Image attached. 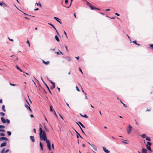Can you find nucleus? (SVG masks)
Wrapping results in <instances>:
<instances>
[{
    "instance_id": "obj_1",
    "label": "nucleus",
    "mask_w": 153,
    "mask_h": 153,
    "mask_svg": "<svg viewBox=\"0 0 153 153\" xmlns=\"http://www.w3.org/2000/svg\"><path fill=\"white\" fill-rule=\"evenodd\" d=\"M39 135L40 140L45 141L47 145L50 144L49 140L47 139L46 135L45 132L43 131L41 127L39 128Z\"/></svg>"
},
{
    "instance_id": "obj_2",
    "label": "nucleus",
    "mask_w": 153,
    "mask_h": 153,
    "mask_svg": "<svg viewBox=\"0 0 153 153\" xmlns=\"http://www.w3.org/2000/svg\"><path fill=\"white\" fill-rule=\"evenodd\" d=\"M1 122L4 124L7 123L9 124L10 123V121L8 119H5L3 117H1Z\"/></svg>"
},
{
    "instance_id": "obj_3",
    "label": "nucleus",
    "mask_w": 153,
    "mask_h": 153,
    "mask_svg": "<svg viewBox=\"0 0 153 153\" xmlns=\"http://www.w3.org/2000/svg\"><path fill=\"white\" fill-rule=\"evenodd\" d=\"M85 1L86 2L87 4L89 6V7H90L91 9L92 10H94V9L95 8L94 7L91 5V4L90 3H89L88 1L86 0V1Z\"/></svg>"
},
{
    "instance_id": "obj_4",
    "label": "nucleus",
    "mask_w": 153,
    "mask_h": 153,
    "mask_svg": "<svg viewBox=\"0 0 153 153\" xmlns=\"http://www.w3.org/2000/svg\"><path fill=\"white\" fill-rule=\"evenodd\" d=\"M132 129V127L130 125L129 126L128 129L127 130L128 134H129L130 133Z\"/></svg>"
},
{
    "instance_id": "obj_5",
    "label": "nucleus",
    "mask_w": 153,
    "mask_h": 153,
    "mask_svg": "<svg viewBox=\"0 0 153 153\" xmlns=\"http://www.w3.org/2000/svg\"><path fill=\"white\" fill-rule=\"evenodd\" d=\"M7 145V142L6 141H4L3 142V143H1L0 146V147H3Z\"/></svg>"
},
{
    "instance_id": "obj_6",
    "label": "nucleus",
    "mask_w": 153,
    "mask_h": 153,
    "mask_svg": "<svg viewBox=\"0 0 153 153\" xmlns=\"http://www.w3.org/2000/svg\"><path fill=\"white\" fill-rule=\"evenodd\" d=\"M91 146L93 147V148L96 151L97 150V146H95V145L94 144H91Z\"/></svg>"
},
{
    "instance_id": "obj_7",
    "label": "nucleus",
    "mask_w": 153,
    "mask_h": 153,
    "mask_svg": "<svg viewBox=\"0 0 153 153\" xmlns=\"http://www.w3.org/2000/svg\"><path fill=\"white\" fill-rule=\"evenodd\" d=\"M3 140H8V139L5 137H0V141H2Z\"/></svg>"
},
{
    "instance_id": "obj_8",
    "label": "nucleus",
    "mask_w": 153,
    "mask_h": 153,
    "mask_svg": "<svg viewBox=\"0 0 153 153\" xmlns=\"http://www.w3.org/2000/svg\"><path fill=\"white\" fill-rule=\"evenodd\" d=\"M30 140L32 142H34L35 141V139L34 136H30Z\"/></svg>"
},
{
    "instance_id": "obj_9",
    "label": "nucleus",
    "mask_w": 153,
    "mask_h": 153,
    "mask_svg": "<svg viewBox=\"0 0 153 153\" xmlns=\"http://www.w3.org/2000/svg\"><path fill=\"white\" fill-rule=\"evenodd\" d=\"M42 62L45 65H48L49 64V62H50L49 61L45 62V61H44L43 60H42Z\"/></svg>"
},
{
    "instance_id": "obj_10",
    "label": "nucleus",
    "mask_w": 153,
    "mask_h": 153,
    "mask_svg": "<svg viewBox=\"0 0 153 153\" xmlns=\"http://www.w3.org/2000/svg\"><path fill=\"white\" fill-rule=\"evenodd\" d=\"M147 151V150L146 149L143 148L142 150V153H146Z\"/></svg>"
},
{
    "instance_id": "obj_11",
    "label": "nucleus",
    "mask_w": 153,
    "mask_h": 153,
    "mask_svg": "<svg viewBox=\"0 0 153 153\" xmlns=\"http://www.w3.org/2000/svg\"><path fill=\"white\" fill-rule=\"evenodd\" d=\"M76 137L78 139L79 137H80L82 139H83V137L80 135L78 133L77 134H76Z\"/></svg>"
},
{
    "instance_id": "obj_12",
    "label": "nucleus",
    "mask_w": 153,
    "mask_h": 153,
    "mask_svg": "<svg viewBox=\"0 0 153 153\" xmlns=\"http://www.w3.org/2000/svg\"><path fill=\"white\" fill-rule=\"evenodd\" d=\"M53 18L55 19L58 22H59V21L60 22V21L61 20L59 18L56 17H54Z\"/></svg>"
},
{
    "instance_id": "obj_13",
    "label": "nucleus",
    "mask_w": 153,
    "mask_h": 153,
    "mask_svg": "<svg viewBox=\"0 0 153 153\" xmlns=\"http://www.w3.org/2000/svg\"><path fill=\"white\" fill-rule=\"evenodd\" d=\"M55 39L58 42H59V39L58 37L57 36H55Z\"/></svg>"
},
{
    "instance_id": "obj_14",
    "label": "nucleus",
    "mask_w": 153,
    "mask_h": 153,
    "mask_svg": "<svg viewBox=\"0 0 153 153\" xmlns=\"http://www.w3.org/2000/svg\"><path fill=\"white\" fill-rule=\"evenodd\" d=\"M146 147L147 148V149L149 150L150 151L152 152V150L151 149V148L150 146H149L147 145H146Z\"/></svg>"
},
{
    "instance_id": "obj_15",
    "label": "nucleus",
    "mask_w": 153,
    "mask_h": 153,
    "mask_svg": "<svg viewBox=\"0 0 153 153\" xmlns=\"http://www.w3.org/2000/svg\"><path fill=\"white\" fill-rule=\"evenodd\" d=\"M80 115L82 117H84L85 118H88L87 116L85 114L84 115H83L82 114H80Z\"/></svg>"
},
{
    "instance_id": "obj_16",
    "label": "nucleus",
    "mask_w": 153,
    "mask_h": 153,
    "mask_svg": "<svg viewBox=\"0 0 153 153\" xmlns=\"http://www.w3.org/2000/svg\"><path fill=\"white\" fill-rule=\"evenodd\" d=\"M78 123H79V124L82 128H85V127L83 125V124L80 122H78Z\"/></svg>"
},
{
    "instance_id": "obj_17",
    "label": "nucleus",
    "mask_w": 153,
    "mask_h": 153,
    "mask_svg": "<svg viewBox=\"0 0 153 153\" xmlns=\"http://www.w3.org/2000/svg\"><path fill=\"white\" fill-rule=\"evenodd\" d=\"M41 78L44 85L46 86V87H47V86H48L47 85L46 83L44 81L42 77H41Z\"/></svg>"
},
{
    "instance_id": "obj_18",
    "label": "nucleus",
    "mask_w": 153,
    "mask_h": 153,
    "mask_svg": "<svg viewBox=\"0 0 153 153\" xmlns=\"http://www.w3.org/2000/svg\"><path fill=\"white\" fill-rule=\"evenodd\" d=\"M48 25L52 26L55 30H56L55 27L51 24L48 23Z\"/></svg>"
},
{
    "instance_id": "obj_19",
    "label": "nucleus",
    "mask_w": 153,
    "mask_h": 153,
    "mask_svg": "<svg viewBox=\"0 0 153 153\" xmlns=\"http://www.w3.org/2000/svg\"><path fill=\"white\" fill-rule=\"evenodd\" d=\"M55 83H54V84H52V86L51 87V89H53V88H55Z\"/></svg>"
},
{
    "instance_id": "obj_20",
    "label": "nucleus",
    "mask_w": 153,
    "mask_h": 153,
    "mask_svg": "<svg viewBox=\"0 0 153 153\" xmlns=\"http://www.w3.org/2000/svg\"><path fill=\"white\" fill-rule=\"evenodd\" d=\"M5 106L4 105H3L2 106V110L4 111V112H5L6 111V110L5 109Z\"/></svg>"
},
{
    "instance_id": "obj_21",
    "label": "nucleus",
    "mask_w": 153,
    "mask_h": 153,
    "mask_svg": "<svg viewBox=\"0 0 153 153\" xmlns=\"http://www.w3.org/2000/svg\"><path fill=\"white\" fill-rule=\"evenodd\" d=\"M16 68L18 69V70H19L21 72H23L22 70L21 69H20L19 67L17 66V65H16Z\"/></svg>"
},
{
    "instance_id": "obj_22",
    "label": "nucleus",
    "mask_w": 153,
    "mask_h": 153,
    "mask_svg": "<svg viewBox=\"0 0 153 153\" xmlns=\"http://www.w3.org/2000/svg\"><path fill=\"white\" fill-rule=\"evenodd\" d=\"M79 126L80 128V130H81L82 132L85 135V132H84V131H83V129H82V128L80 127V126L79 125Z\"/></svg>"
},
{
    "instance_id": "obj_23",
    "label": "nucleus",
    "mask_w": 153,
    "mask_h": 153,
    "mask_svg": "<svg viewBox=\"0 0 153 153\" xmlns=\"http://www.w3.org/2000/svg\"><path fill=\"white\" fill-rule=\"evenodd\" d=\"M141 137L143 138H145L146 137V135L145 134H143L141 135Z\"/></svg>"
},
{
    "instance_id": "obj_24",
    "label": "nucleus",
    "mask_w": 153,
    "mask_h": 153,
    "mask_svg": "<svg viewBox=\"0 0 153 153\" xmlns=\"http://www.w3.org/2000/svg\"><path fill=\"white\" fill-rule=\"evenodd\" d=\"M39 143H40V145L41 149L42 150H43V146H42V144L41 142H40Z\"/></svg>"
},
{
    "instance_id": "obj_25",
    "label": "nucleus",
    "mask_w": 153,
    "mask_h": 153,
    "mask_svg": "<svg viewBox=\"0 0 153 153\" xmlns=\"http://www.w3.org/2000/svg\"><path fill=\"white\" fill-rule=\"evenodd\" d=\"M47 147L48 149L50 151L51 149V144L49 145H48Z\"/></svg>"
},
{
    "instance_id": "obj_26",
    "label": "nucleus",
    "mask_w": 153,
    "mask_h": 153,
    "mask_svg": "<svg viewBox=\"0 0 153 153\" xmlns=\"http://www.w3.org/2000/svg\"><path fill=\"white\" fill-rule=\"evenodd\" d=\"M27 101V103L28 104V105H25V107L26 108H27V109H28V107H30V105L29 104V103H28V102L27 101Z\"/></svg>"
},
{
    "instance_id": "obj_27",
    "label": "nucleus",
    "mask_w": 153,
    "mask_h": 153,
    "mask_svg": "<svg viewBox=\"0 0 153 153\" xmlns=\"http://www.w3.org/2000/svg\"><path fill=\"white\" fill-rule=\"evenodd\" d=\"M132 42L138 46H140V44L137 43L136 41H134Z\"/></svg>"
},
{
    "instance_id": "obj_28",
    "label": "nucleus",
    "mask_w": 153,
    "mask_h": 153,
    "mask_svg": "<svg viewBox=\"0 0 153 153\" xmlns=\"http://www.w3.org/2000/svg\"><path fill=\"white\" fill-rule=\"evenodd\" d=\"M50 111H53V107L52 106V105H50Z\"/></svg>"
},
{
    "instance_id": "obj_29",
    "label": "nucleus",
    "mask_w": 153,
    "mask_h": 153,
    "mask_svg": "<svg viewBox=\"0 0 153 153\" xmlns=\"http://www.w3.org/2000/svg\"><path fill=\"white\" fill-rule=\"evenodd\" d=\"M3 7H7V5L5 3H3L2 6Z\"/></svg>"
},
{
    "instance_id": "obj_30",
    "label": "nucleus",
    "mask_w": 153,
    "mask_h": 153,
    "mask_svg": "<svg viewBox=\"0 0 153 153\" xmlns=\"http://www.w3.org/2000/svg\"><path fill=\"white\" fill-rule=\"evenodd\" d=\"M7 134L8 136H10L11 135V133L10 131H7Z\"/></svg>"
},
{
    "instance_id": "obj_31",
    "label": "nucleus",
    "mask_w": 153,
    "mask_h": 153,
    "mask_svg": "<svg viewBox=\"0 0 153 153\" xmlns=\"http://www.w3.org/2000/svg\"><path fill=\"white\" fill-rule=\"evenodd\" d=\"M146 140L149 141H150L151 140L150 139L149 137H146Z\"/></svg>"
},
{
    "instance_id": "obj_32",
    "label": "nucleus",
    "mask_w": 153,
    "mask_h": 153,
    "mask_svg": "<svg viewBox=\"0 0 153 153\" xmlns=\"http://www.w3.org/2000/svg\"><path fill=\"white\" fill-rule=\"evenodd\" d=\"M59 51L60 52H56V53L57 54V55H59L60 54V53L63 54L59 50Z\"/></svg>"
},
{
    "instance_id": "obj_33",
    "label": "nucleus",
    "mask_w": 153,
    "mask_h": 153,
    "mask_svg": "<svg viewBox=\"0 0 153 153\" xmlns=\"http://www.w3.org/2000/svg\"><path fill=\"white\" fill-rule=\"evenodd\" d=\"M66 59L68 61H70L71 60L70 58L69 57H66Z\"/></svg>"
},
{
    "instance_id": "obj_34",
    "label": "nucleus",
    "mask_w": 153,
    "mask_h": 153,
    "mask_svg": "<svg viewBox=\"0 0 153 153\" xmlns=\"http://www.w3.org/2000/svg\"><path fill=\"white\" fill-rule=\"evenodd\" d=\"M35 4L36 5H37V6H39L40 7H42L41 4H40L36 3Z\"/></svg>"
},
{
    "instance_id": "obj_35",
    "label": "nucleus",
    "mask_w": 153,
    "mask_h": 153,
    "mask_svg": "<svg viewBox=\"0 0 153 153\" xmlns=\"http://www.w3.org/2000/svg\"><path fill=\"white\" fill-rule=\"evenodd\" d=\"M152 145V143H151L148 142H147V144L146 145H149V146H151Z\"/></svg>"
},
{
    "instance_id": "obj_36",
    "label": "nucleus",
    "mask_w": 153,
    "mask_h": 153,
    "mask_svg": "<svg viewBox=\"0 0 153 153\" xmlns=\"http://www.w3.org/2000/svg\"><path fill=\"white\" fill-rule=\"evenodd\" d=\"M5 128V126L3 125H0V129H3Z\"/></svg>"
},
{
    "instance_id": "obj_37",
    "label": "nucleus",
    "mask_w": 153,
    "mask_h": 153,
    "mask_svg": "<svg viewBox=\"0 0 153 153\" xmlns=\"http://www.w3.org/2000/svg\"><path fill=\"white\" fill-rule=\"evenodd\" d=\"M120 102L123 104V106L125 108H126L127 107V106L125 104L123 103L121 101H120Z\"/></svg>"
},
{
    "instance_id": "obj_38",
    "label": "nucleus",
    "mask_w": 153,
    "mask_h": 153,
    "mask_svg": "<svg viewBox=\"0 0 153 153\" xmlns=\"http://www.w3.org/2000/svg\"><path fill=\"white\" fill-rule=\"evenodd\" d=\"M104 152L106 153H110V151L106 149Z\"/></svg>"
},
{
    "instance_id": "obj_39",
    "label": "nucleus",
    "mask_w": 153,
    "mask_h": 153,
    "mask_svg": "<svg viewBox=\"0 0 153 153\" xmlns=\"http://www.w3.org/2000/svg\"><path fill=\"white\" fill-rule=\"evenodd\" d=\"M47 89H48L49 93L51 94H52V93H51V91H50L49 88V87L48 86H47Z\"/></svg>"
},
{
    "instance_id": "obj_40",
    "label": "nucleus",
    "mask_w": 153,
    "mask_h": 153,
    "mask_svg": "<svg viewBox=\"0 0 153 153\" xmlns=\"http://www.w3.org/2000/svg\"><path fill=\"white\" fill-rule=\"evenodd\" d=\"M0 114L3 116H4L5 114L4 113L2 112H0Z\"/></svg>"
},
{
    "instance_id": "obj_41",
    "label": "nucleus",
    "mask_w": 153,
    "mask_h": 153,
    "mask_svg": "<svg viewBox=\"0 0 153 153\" xmlns=\"http://www.w3.org/2000/svg\"><path fill=\"white\" fill-rule=\"evenodd\" d=\"M5 136V134L3 133H0V136Z\"/></svg>"
},
{
    "instance_id": "obj_42",
    "label": "nucleus",
    "mask_w": 153,
    "mask_h": 153,
    "mask_svg": "<svg viewBox=\"0 0 153 153\" xmlns=\"http://www.w3.org/2000/svg\"><path fill=\"white\" fill-rule=\"evenodd\" d=\"M76 90L78 91H79V88L78 87V86H76Z\"/></svg>"
},
{
    "instance_id": "obj_43",
    "label": "nucleus",
    "mask_w": 153,
    "mask_h": 153,
    "mask_svg": "<svg viewBox=\"0 0 153 153\" xmlns=\"http://www.w3.org/2000/svg\"><path fill=\"white\" fill-rule=\"evenodd\" d=\"M9 150L8 149L6 150L5 151H4V153H7L8 152H9Z\"/></svg>"
},
{
    "instance_id": "obj_44",
    "label": "nucleus",
    "mask_w": 153,
    "mask_h": 153,
    "mask_svg": "<svg viewBox=\"0 0 153 153\" xmlns=\"http://www.w3.org/2000/svg\"><path fill=\"white\" fill-rule=\"evenodd\" d=\"M26 42H27V44H28L29 46V47H30V42H29L28 40H27V41Z\"/></svg>"
},
{
    "instance_id": "obj_45",
    "label": "nucleus",
    "mask_w": 153,
    "mask_h": 153,
    "mask_svg": "<svg viewBox=\"0 0 153 153\" xmlns=\"http://www.w3.org/2000/svg\"><path fill=\"white\" fill-rule=\"evenodd\" d=\"M149 46L152 49H153V44H151Z\"/></svg>"
},
{
    "instance_id": "obj_46",
    "label": "nucleus",
    "mask_w": 153,
    "mask_h": 153,
    "mask_svg": "<svg viewBox=\"0 0 153 153\" xmlns=\"http://www.w3.org/2000/svg\"><path fill=\"white\" fill-rule=\"evenodd\" d=\"M49 81L52 84H54L55 83L54 82H53L51 80H49Z\"/></svg>"
},
{
    "instance_id": "obj_47",
    "label": "nucleus",
    "mask_w": 153,
    "mask_h": 153,
    "mask_svg": "<svg viewBox=\"0 0 153 153\" xmlns=\"http://www.w3.org/2000/svg\"><path fill=\"white\" fill-rule=\"evenodd\" d=\"M5 150V149L4 148L1 151V153H4V151Z\"/></svg>"
},
{
    "instance_id": "obj_48",
    "label": "nucleus",
    "mask_w": 153,
    "mask_h": 153,
    "mask_svg": "<svg viewBox=\"0 0 153 153\" xmlns=\"http://www.w3.org/2000/svg\"><path fill=\"white\" fill-rule=\"evenodd\" d=\"M65 49H66V51H67L68 52L69 51H68V48H67V46H65Z\"/></svg>"
},
{
    "instance_id": "obj_49",
    "label": "nucleus",
    "mask_w": 153,
    "mask_h": 153,
    "mask_svg": "<svg viewBox=\"0 0 153 153\" xmlns=\"http://www.w3.org/2000/svg\"><path fill=\"white\" fill-rule=\"evenodd\" d=\"M102 149H103L104 151V152L105 151V150L106 149L105 147L103 146L102 147Z\"/></svg>"
},
{
    "instance_id": "obj_50",
    "label": "nucleus",
    "mask_w": 153,
    "mask_h": 153,
    "mask_svg": "<svg viewBox=\"0 0 153 153\" xmlns=\"http://www.w3.org/2000/svg\"><path fill=\"white\" fill-rule=\"evenodd\" d=\"M79 71H80V72L82 74H83V72L82 71V70L80 68H79Z\"/></svg>"
},
{
    "instance_id": "obj_51",
    "label": "nucleus",
    "mask_w": 153,
    "mask_h": 153,
    "mask_svg": "<svg viewBox=\"0 0 153 153\" xmlns=\"http://www.w3.org/2000/svg\"><path fill=\"white\" fill-rule=\"evenodd\" d=\"M71 4L72 3H71V2L69 6L68 7H66L68 8H69V7L71 6Z\"/></svg>"
},
{
    "instance_id": "obj_52",
    "label": "nucleus",
    "mask_w": 153,
    "mask_h": 153,
    "mask_svg": "<svg viewBox=\"0 0 153 153\" xmlns=\"http://www.w3.org/2000/svg\"><path fill=\"white\" fill-rule=\"evenodd\" d=\"M71 4L72 3H71V2L69 6L68 7H66L68 8H69V7L71 6Z\"/></svg>"
},
{
    "instance_id": "obj_53",
    "label": "nucleus",
    "mask_w": 153,
    "mask_h": 153,
    "mask_svg": "<svg viewBox=\"0 0 153 153\" xmlns=\"http://www.w3.org/2000/svg\"><path fill=\"white\" fill-rule=\"evenodd\" d=\"M0 131L4 132L5 131V130L4 129H0Z\"/></svg>"
},
{
    "instance_id": "obj_54",
    "label": "nucleus",
    "mask_w": 153,
    "mask_h": 153,
    "mask_svg": "<svg viewBox=\"0 0 153 153\" xmlns=\"http://www.w3.org/2000/svg\"><path fill=\"white\" fill-rule=\"evenodd\" d=\"M64 33L65 34V35L66 37L68 38V37H67V33H66L64 31Z\"/></svg>"
},
{
    "instance_id": "obj_55",
    "label": "nucleus",
    "mask_w": 153,
    "mask_h": 153,
    "mask_svg": "<svg viewBox=\"0 0 153 153\" xmlns=\"http://www.w3.org/2000/svg\"><path fill=\"white\" fill-rule=\"evenodd\" d=\"M115 15L117 16H120V15L119 14L117 13H115Z\"/></svg>"
},
{
    "instance_id": "obj_56",
    "label": "nucleus",
    "mask_w": 153,
    "mask_h": 153,
    "mask_svg": "<svg viewBox=\"0 0 153 153\" xmlns=\"http://www.w3.org/2000/svg\"><path fill=\"white\" fill-rule=\"evenodd\" d=\"M68 2V0H65V4H67Z\"/></svg>"
},
{
    "instance_id": "obj_57",
    "label": "nucleus",
    "mask_w": 153,
    "mask_h": 153,
    "mask_svg": "<svg viewBox=\"0 0 153 153\" xmlns=\"http://www.w3.org/2000/svg\"><path fill=\"white\" fill-rule=\"evenodd\" d=\"M52 147L53 149H54V144H52Z\"/></svg>"
},
{
    "instance_id": "obj_58",
    "label": "nucleus",
    "mask_w": 153,
    "mask_h": 153,
    "mask_svg": "<svg viewBox=\"0 0 153 153\" xmlns=\"http://www.w3.org/2000/svg\"><path fill=\"white\" fill-rule=\"evenodd\" d=\"M33 132H34L35 133H36V129L35 128H34V129H33Z\"/></svg>"
},
{
    "instance_id": "obj_59",
    "label": "nucleus",
    "mask_w": 153,
    "mask_h": 153,
    "mask_svg": "<svg viewBox=\"0 0 153 153\" xmlns=\"http://www.w3.org/2000/svg\"><path fill=\"white\" fill-rule=\"evenodd\" d=\"M9 40L11 41H12V42H13V39H10L9 37H8Z\"/></svg>"
},
{
    "instance_id": "obj_60",
    "label": "nucleus",
    "mask_w": 153,
    "mask_h": 153,
    "mask_svg": "<svg viewBox=\"0 0 153 153\" xmlns=\"http://www.w3.org/2000/svg\"><path fill=\"white\" fill-rule=\"evenodd\" d=\"M94 9H97V10H100V9L98 8H96V7H94Z\"/></svg>"
},
{
    "instance_id": "obj_61",
    "label": "nucleus",
    "mask_w": 153,
    "mask_h": 153,
    "mask_svg": "<svg viewBox=\"0 0 153 153\" xmlns=\"http://www.w3.org/2000/svg\"><path fill=\"white\" fill-rule=\"evenodd\" d=\"M28 110L30 111H31V108H30V107H28Z\"/></svg>"
},
{
    "instance_id": "obj_62",
    "label": "nucleus",
    "mask_w": 153,
    "mask_h": 153,
    "mask_svg": "<svg viewBox=\"0 0 153 153\" xmlns=\"http://www.w3.org/2000/svg\"><path fill=\"white\" fill-rule=\"evenodd\" d=\"M57 88L59 92L60 91V88H59L58 87H57Z\"/></svg>"
},
{
    "instance_id": "obj_63",
    "label": "nucleus",
    "mask_w": 153,
    "mask_h": 153,
    "mask_svg": "<svg viewBox=\"0 0 153 153\" xmlns=\"http://www.w3.org/2000/svg\"><path fill=\"white\" fill-rule=\"evenodd\" d=\"M25 19H30L27 17H25Z\"/></svg>"
},
{
    "instance_id": "obj_64",
    "label": "nucleus",
    "mask_w": 153,
    "mask_h": 153,
    "mask_svg": "<svg viewBox=\"0 0 153 153\" xmlns=\"http://www.w3.org/2000/svg\"><path fill=\"white\" fill-rule=\"evenodd\" d=\"M77 60H78L79 59V56H77L75 57Z\"/></svg>"
}]
</instances>
